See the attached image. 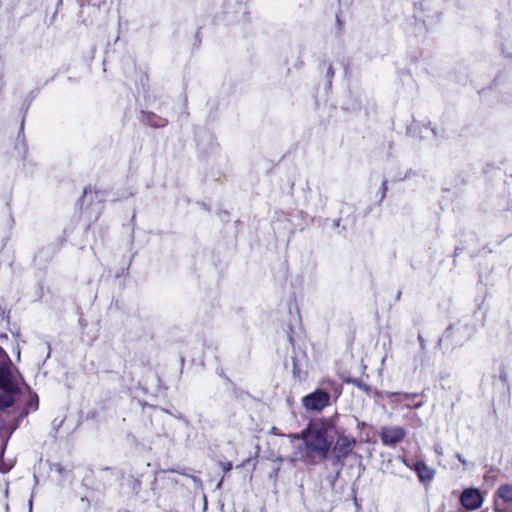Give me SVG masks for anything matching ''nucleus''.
Instances as JSON below:
<instances>
[{
    "mask_svg": "<svg viewBox=\"0 0 512 512\" xmlns=\"http://www.w3.org/2000/svg\"><path fill=\"white\" fill-rule=\"evenodd\" d=\"M337 435L336 427L327 420H316L299 435L290 436L291 443L298 449L292 460L303 457L323 460L327 457Z\"/></svg>",
    "mask_w": 512,
    "mask_h": 512,
    "instance_id": "nucleus-1",
    "label": "nucleus"
},
{
    "mask_svg": "<svg viewBox=\"0 0 512 512\" xmlns=\"http://www.w3.org/2000/svg\"><path fill=\"white\" fill-rule=\"evenodd\" d=\"M484 501L482 493L476 488H467L463 490L460 496V503L467 511L479 509Z\"/></svg>",
    "mask_w": 512,
    "mask_h": 512,
    "instance_id": "nucleus-2",
    "label": "nucleus"
},
{
    "mask_svg": "<svg viewBox=\"0 0 512 512\" xmlns=\"http://www.w3.org/2000/svg\"><path fill=\"white\" fill-rule=\"evenodd\" d=\"M379 436L384 445L395 446L406 436V430L400 426H384L379 432Z\"/></svg>",
    "mask_w": 512,
    "mask_h": 512,
    "instance_id": "nucleus-3",
    "label": "nucleus"
},
{
    "mask_svg": "<svg viewBox=\"0 0 512 512\" xmlns=\"http://www.w3.org/2000/svg\"><path fill=\"white\" fill-rule=\"evenodd\" d=\"M330 395L322 390H317L302 399L303 406L307 410L319 411L329 404Z\"/></svg>",
    "mask_w": 512,
    "mask_h": 512,
    "instance_id": "nucleus-4",
    "label": "nucleus"
},
{
    "mask_svg": "<svg viewBox=\"0 0 512 512\" xmlns=\"http://www.w3.org/2000/svg\"><path fill=\"white\" fill-rule=\"evenodd\" d=\"M337 439L333 448V454L336 458L347 456L354 448L356 441L354 438L339 434L337 432Z\"/></svg>",
    "mask_w": 512,
    "mask_h": 512,
    "instance_id": "nucleus-5",
    "label": "nucleus"
},
{
    "mask_svg": "<svg viewBox=\"0 0 512 512\" xmlns=\"http://www.w3.org/2000/svg\"><path fill=\"white\" fill-rule=\"evenodd\" d=\"M501 502L505 504H512V485L503 484L501 485L495 494V512H506L501 507Z\"/></svg>",
    "mask_w": 512,
    "mask_h": 512,
    "instance_id": "nucleus-6",
    "label": "nucleus"
},
{
    "mask_svg": "<svg viewBox=\"0 0 512 512\" xmlns=\"http://www.w3.org/2000/svg\"><path fill=\"white\" fill-rule=\"evenodd\" d=\"M414 470L422 482L430 481L434 477V470L423 461H418L414 466Z\"/></svg>",
    "mask_w": 512,
    "mask_h": 512,
    "instance_id": "nucleus-7",
    "label": "nucleus"
},
{
    "mask_svg": "<svg viewBox=\"0 0 512 512\" xmlns=\"http://www.w3.org/2000/svg\"><path fill=\"white\" fill-rule=\"evenodd\" d=\"M9 379L6 371L2 368H0V387L6 388L8 387Z\"/></svg>",
    "mask_w": 512,
    "mask_h": 512,
    "instance_id": "nucleus-8",
    "label": "nucleus"
},
{
    "mask_svg": "<svg viewBox=\"0 0 512 512\" xmlns=\"http://www.w3.org/2000/svg\"><path fill=\"white\" fill-rule=\"evenodd\" d=\"M232 468V464L231 463H228V465H225V469L226 470H230Z\"/></svg>",
    "mask_w": 512,
    "mask_h": 512,
    "instance_id": "nucleus-9",
    "label": "nucleus"
},
{
    "mask_svg": "<svg viewBox=\"0 0 512 512\" xmlns=\"http://www.w3.org/2000/svg\"><path fill=\"white\" fill-rule=\"evenodd\" d=\"M232 468V464L231 463H228V465H225V469L226 470H230Z\"/></svg>",
    "mask_w": 512,
    "mask_h": 512,
    "instance_id": "nucleus-10",
    "label": "nucleus"
},
{
    "mask_svg": "<svg viewBox=\"0 0 512 512\" xmlns=\"http://www.w3.org/2000/svg\"><path fill=\"white\" fill-rule=\"evenodd\" d=\"M435 450H436V452H437L438 454H442V450H441V448L436 447V448H435Z\"/></svg>",
    "mask_w": 512,
    "mask_h": 512,
    "instance_id": "nucleus-11",
    "label": "nucleus"
},
{
    "mask_svg": "<svg viewBox=\"0 0 512 512\" xmlns=\"http://www.w3.org/2000/svg\"><path fill=\"white\" fill-rule=\"evenodd\" d=\"M385 396L386 397H392V396H394V394L393 393H385Z\"/></svg>",
    "mask_w": 512,
    "mask_h": 512,
    "instance_id": "nucleus-12",
    "label": "nucleus"
},
{
    "mask_svg": "<svg viewBox=\"0 0 512 512\" xmlns=\"http://www.w3.org/2000/svg\"><path fill=\"white\" fill-rule=\"evenodd\" d=\"M457 457H458V459H459L462 463H465V461L463 460V458H462L460 455H458Z\"/></svg>",
    "mask_w": 512,
    "mask_h": 512,
    "instance_id": "nucleus-13",
    "label": "nucleus"
}]
</instances>
